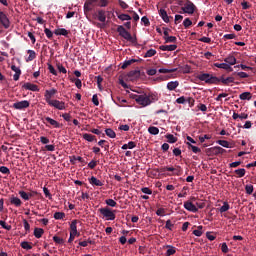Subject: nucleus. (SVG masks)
<instances>
[{
    "mask_svg": "<svg viewBox=\"0 0 256 256\" xmlns=\"http://www.w3.org/2000/svg\"><path fill=\"white\" fill-rule=\"evenodd\" d=\"M131 99H134L138 105L141 107H149L151 103L158 101V97L154 93L141 92L140 94H130Z\"/></svg>",
    "mask_w": 256,
    "mask_h": 256,
    "instance_id": "1",
    "label": "nucleus"
},
{
    "mask_svg": "<svg viewBox=\"0 0 256 256\" xmlns=\"http://www.w3.org/2000/svg\"><path fill=\"white\" fill-rule=\"evenodd\" d=\"M199 81H204L207 85H219V78L209 73H203L197 76Z\"/></svg>",
    "mask_w": 256,
    "mask_h": 256,
    "instance_id": "2",
    "label": "nucleus"
},
{
    "mask_svg": "<svg viewBox=\"0 0 256 256\" xmlns=\"http://www.w3.org/2000/svg\"><path fill=\"white\" fill-rule=\"evenodd\" d=\"M101 215L107 219V221H115V212L109 208H100Z\"/></svg>",
    "mask_w": 256,
    "mask_h": 256,
    "instance_id": "3",
    "label": "nucleus"
},
{
    "mask_svg": "<svg viewBox=\"0 0 256 256\" xmlns=\"http://www.w3.org/2000/svg\"><path fill=\"white\" fill-rule=\"evenodd\" d=\"M117 32L119 33L120 37H123V39H126V41H130L131 43H133V41H135L133 39V36H131V33H129V31L125 30V27L118 26Z\"/></svg>",
    "mask_w": 256,
    "mask_h": 256,
    "instance_id": "4",
    "label": "nucleus"
},
{
    "mask_svg": "<svg viewBox=\"0 0 256 256\" xmlns=\"http://www.w3.org/2000/svg\"><path fill=\"white\" fill-rule=\"evenodd\" d=\"M193 201H195V197L190 198V200L184 202V209L186 211H190V213H197L199 211V208L195 204H193Z\"/></svg>",
    "mask_w": 256,
    "mask_h": 256,
    "instance_id": "5",
    "label": "nucleus"
},
{
    "mask_svg": "<svg viewBox=\"0 0 256 256\" xmlns=\"http://www.w3.org/2000/svg\"><path fill=\"white\" fill-rule=\"evenodd\" d=\"M0 24L4 29H9L11 27V21L9 20V17H7V14L5 12L0 11Z\"/></svg>",
    "mask_w": 256,
    "mask_h": 256,
    "instance_id": "6",
    "label": "nucleus"
},
{
    "mask_svg": "<svg viewBox=\"0 0 256 256\" xmlns=\"http://www.w3.org/2000/svg\"><path fill=\"white\" fill-rule=\"evenodd\" d=\"M29 105H31V103L28 100H22L14 103L12 107L17 111H23V109H27Z\"/></svg>",
    "mask_w": 256,
    "mask_h": 256,
    "instance_id": "7",
    "label": "nucleus"
},
{
    "mask_svg": "<svg viewBox=\"0 0 256 256\" xmlns=\"http://www.w3.org/2000/svg\"><path fill=\"white\" fill-rule=\"evenodd\" d=\"M196 6L191 1H187L184 7H182L183 13H187L188 15H193L195 13Z\"/></svg>",
    "mask_w": 256,
    "mask_h": 256,
    "instance_id": "8",
    "label": "nucleus"
},
{
    "mask_svg": "<svg viewBox=\"0 0 256 256\" xmlns=\"http://www.w3.org/2000/svg\"><path fill=\"white\" fill-rule=\"evenodd\" d=\"M48 105L50 107H54V109H58V111L65 110V102L59 100H51Z\"/></svg>",
    "mask_w": 256,
    "mask_h": 256,
    "instance_id": "9",
    "label": "nucleus"
},
{
    "mask_svg": "<svg viewBox=\"0 0 256 256\" xmlns=\"http://www.w3.org/2000/svg\"><path fill=\"white\" fill-rule=\"evenodd\" d=\"M55 95H57V89L51 88L50 90H45L44 99L46 103L49 104V102L53 101L51 98L55 97Z\"/></svg>",
    "mask_w": 256,
    "mask_h": 256,
    "instance_id": "10",
    "label": "nucleus"
},
{
    "mask_svg": "<svg viewBox=\"0 0 256 256\" xmlns=\"http://www.w3.org/2000/svg\"><path fill=\"white\" fill-rule=\"evenodd\" d=\"M92 17L93 19H97L101 23H105V21H107V16L104 10H99L98 13H94Z\"/></svg>",
    "mask_w": 256,
    "mask_h": 256,
    "instance_id": "11",
    "label": "nucleus"
},
{
    "mask_svg": "<svg viewBox=\"0 0 256 256\" xmlns=\"http://www.w3.org/2000/svg\"><path fill=\"white\" fill-rule=\"evenodd\" d=\"M22 87L23 89H26V91H34V92L39 91V86L30 82L25 83Z\"/></svg>",
    "mask_w": 256,
    "mask_h": 256,
    "instance_id": "12",
    "label": "nucleus"
},
{
    "mask_svg": "<svg viewBox=\"0 0 256 256\" xmlns=\"http://www.w3.org/2000/svg\"><path fill=\"white\" fill-rule=\"evenodd\" d=\"M224 63H226L227 65H229V67H231L232 65H236L237 64V58H235V56H233V55H228L224 59Z\"/></svg>",
    "mask_w": 256,
    "mask_h": 256,
    "instance_id": "13",
    "label": "nucleus"
},
{
    "mask_svg": "<svg viewBox=\"0 0 256 256\" xmlns=\"http://www.w3.org/2000/svg\"><path fill=\"white\" fill-rule=\"evenodd\" d=\"M12 71H14L13 79L14 81H19V77H21V69L15 65L11 66Z\"/></svg>",
    "mask_w": 256,
    "mask_h": 256,
    "instance_id": "14",
    "label": "nucleus"
},
{
    "mask_svg": "<svg viewBox=\"0 0 256 256\" xmlns=\"http://www.w3.org/2000/svg\"><path fill=\"white\" fill-rule=\"evenodd\" d=\"M214 67H217L218 69H225V71H233V68L229 66L226 62L224 63H214Z\"/></svg>",
    "mask_w": 256,
    "mask_h": 256,
    "instance_id": "15",
    "label": "nucleus"
},
{
    "mask_svg": "<svg viewBox=\"0 0 256 256\" xmlns=\"http://www.w3.org/2000/svg\"><path fill=\"white\" fill-rule=\"evenodd\" d=\"M241 101H251L253 99V94L251 92H243L239 95Z\"/></svg>",
    "mask_w": 256,
    "mask_h": 256,
    "instance_id": "16",
    "label": "nucleus"
},
{
    "mask_svg": "<svg viewBox=\"0 0 256 256\" xmlns=\"http://www.w3.org/2000/svg\"><path fill=\"white\" fill-rule=\"evenodd\" d=\"M94 7H97V5H95V0H88L84 4V11H91Z\"/></svg>",
    "mask_w": 256,
    "mask_h": 256,
    "instance_id": "17",
    "label": "nucleus"
},
{
    "mask_svg": "<svg viewBox=\"0 0 256 256\" xmlns=\"http://www.w3.org/2000/svg\"><path fill=\"white\" fill-rule=\"evenodd\" d=\"M218 80H219V83H221L222 85H229V83H235L234 77H227V78L221 77V78H218Z\"/></svg>",
    "mask_w": 256,
    "mask_h": 256,
    "instance_id": "18",
    "label": "nucleus"
},
{
    "mask_svg": "<svg viewBox=\"0 0 256 256\" xmlns=\"http://www.w3.org/2000/svg\"><path fill=\"white\" fill-rule=\"evenodd\" d=\"M168 91H175V89H177V87H179V81L175 80V81H170L167 83L166 85Z\"/></svg>",
    "mask_w": 256,
    "mask_h": 256,
    "instance_id": "19",
    "label": "nucleus"
},
{
    "mask_svg": "<svg viewBox=\"0 0 256 256\" xmlns=\"http://www.w3.org/2000/svg\"><path fill=\"white\" fill-rule=\"evenodd\" d=\"M159 15L164 23H169V15L167 14V11L165 9L161 8L159 10Z\"/></svg>",
    "mask_w": 256,
    "mask_h": 256,
    "instance_id": "20",
    "label": "nucleus"
},
{
    "mask_svg": "<svg viewBox=\"0 0 256 256\" xmlns=\"http://www.w3.org/2000/svg\"><path fill=\"white\" fill-rule=\"evenodd\" d=\"M177 49L176 44H171V45H161L160 50L161 51H175Z\"/></svg>",
    "mask_w": 256,
    "mask_h": 256,
    "instance_id": "21",
    "label": "nucleus"
},
{
    "mask_svg": "<svg viewBox=\"0 0 256 256\" xmlns=\"http://www.w3.org/2000/svg\"><path fill=\"white\" fill-rule=\"evenodd\" d=\"M54 34H56L57 36L62 35L63 37H67V35H69V31L65 28H57L54 31Z\"/></svg>",
    "mask_w": 256,
    "mask_h": 256,
    "instance_id": "22",
    "label": "nucleus"
},
{
    "mask_svg": "<svg viewBox=\"0 0 256 256\" xmlns=\"http://www.w3.org/2000/svg\"><path fill=\"white\" fill-rule=\"evenodd\" d=\"M90 184L91 185H95L96 187H103V182L99 179H97V177L92 176L90 178Z\"/></svg>",
    "mask_w": 256,
    "mask_h": 256,
    "instance_id": "23",
    "label": "nucleus"
},
{
    "mask_svg": "<svg viewBox=\"0 0 256 256\" xmlns=\"http://www.w3.org/2000/svg\"><path fill=\"white\" fill-rule=\"evenodd\" d=\"M45 119L49 124L52 125V127H55V129H59V127H61V124H59V122H57L55 119L51 117H46Z\"/></svg>",
    "mask_w": 256,
    "mask_h": 256,
    "instance_id": "24",
    "label": "nucleus"
},
{
    "mask_svg": "<svg viewBox=\"0 0 256 256\" xmlns=\"http://www.w3.org/2000/svg\"><path fill=\"white\" fill-rule=\"evenodd\" d=\"M82 137L85 141H88V143H93V141H97L93 134L85 133L82 135Z\"/></svg>",
    "mask_w": 256,
    "mask_h": 256,
    "instance_id": "25",
    "label": "nucleus"
},
{
    "mask_svg": "<svg viewBox=\"0 0 256 256\" xmlns=\"http://www.w3.org/2000/svg\"><path fill=\"white\" fill-rule=\"evenodd\" d=\"M28 57L26 58V62L29 63V61H33L37 57V53H35V50H27Z\"/></svg>",
    "mask_w": 256,
    "mask_h": 256,
    "instance_id": "26",
    "label": "nucleus"
},
{
    "mask_svg": "<svg viewBox=\"0 0 256 256\" xmlns=\"http://www.w3.org/2000/svg\"><path fill=\"white\" fill-rule=\"evenodd\" d=\"M70 233L72 235H78L77 233V220H73L70 224Z\"/></svg>",
    "mask_w": 256,
    "mask_h": 256,
    "instance_id": "27",
    "label": "nucleus"
},
{
    "mask_svg": "<svg viewBox=\"0 0 256 256\" xmlns=\"http://www.w3.org/2000/svg\"><path fill=\"white\" fill-rule=\"evenodd\" d=\"M135 147H137V144L133 141H130L127 144L122 145L121 149L125 151L127 149H135Z\"/></svg>",
    "mask_w": 256,
    "mask_h": 256,
    "instance_id": "28",
    "label": "nucleus"
},
{
    "mask_svg": "<svg viewBox=\"0 0 256 256\" xmlns=\"http://www.w3.org/2000/svg\"><path fill=\"white\" fill-rule=\"evenodd\" d=\"M43 233H45V231L42 228L34 229V237H36V239H41V237H43Z\"/></svg>",
    "mask_w": 256,
    "mask_h": 256,
    "instance_id": "29",
    "label": "nucleus"
},
{
    "mask_svg": "<svg viewBox=\"0 0 256 256\" xmlns=\"http://www.w3.org/2000/svg\"><path fill=\"white\" fill-rule=\"evenodd\" d=\"M10 203L15 205V207H21V199L19 197H12Z\"/></svg>",
    "mask_w": 256,
    "mask_h": 256,
    "instance_id": "30",
    "label": "nucleus"
},
{
    "mask_svg": "<svg viewBox=\"0 0 256 256\" xmlns=\"http://www.w3.org/2000/svg\"><path fill=\"white\" fill-rule=\"evenodd\" d=\"M96 7H107L109 1L107 0H94Z\"/></svg>",
    "mask_w": 256,
    "mask_h": 256,
    "instance_id": "31",
    "label": "nucleus"
},
{
    "mask_svg": "<svg viewBox=\"0 0 256 256\" xmlns=\"http://www.w3.org/2000/svg\"><path fill=\"white\" fill-rule=\"evenodd\" d=\"M105 133H106L107 137H110V139H115V137H117V134L111 128H107L105 130Z\"/></svg>",
    "mask_w": 256,
    "mask_h": 256,
    "instance_id": "32",
    "label": "nucleus"
},
{
    "mask_svg": "<svg viewBox=\"0 0 256 256\" xmlns=\"http://www.w3.org/2000/svg\"><path fill=\"white\" fill-rule=\"evenodd\" d=\"M234 173L237 175V177H245V174L247 173V170L245 168L236 169Z\"/></svg>",
    "mask_w": 256,
    "mask_h": 256,
    "instance_id": "33",
    "label": "nucleus"
},
{
    "mask_svg": "<svg viewBox=\"0 0 256 256\" xmlns=\"http://www.w3.org/2000/svg\"><path fill=\"white\" fill-rule=\"evenodd\" d=\"M175 71H178L177 68H171V69H167V68H160L158 70V73H175Z\"/></svg>",
    "mask_w": 256,
    "mask_h": 256,
    "instance_id": "34",
    "label": "nucleus"
},
{
    "mask_svg": "<svg viewBox=\"0 0 256 256\" xmlns=\"http://www.w3.org/2000/svg\"><path fill=\"white\" fill-rule=\"evenodd\" d=\"M133 63H137V60L136 59L126 60L122 65V69H127L129 65H133Z\"/></svg>",
    "mask_w": 256,
    "mask_h": 256,
    "instance_id": "35",
    "label": "nucleus"
},
{
    "mask_svg": "<svg viewBox=\"0 0 256 256\" xmlns=\"http://www.w3.org/2000/svg\"><path fill=\"white\" fill-rule=\"evenodd\" d=\"M148 133H150V135H159V128L151 126L148 128Z\"/></svg>",
    "mask_w": 256,
    "mask_h": 256,
    "instance_id": "36",
    "label": "nucleus"
},
{
    "mask_svg": "<svg viewBox=\"0 0 256 256\" xmlns=\"http://www.w3.org/2000/svg\"><path fill=\"white\" fill-rule=\"evenodd\" d=\"M231 207L229 206L228 202H224L221 208L219 209L220 213H226V211H229Z\"/></svg>",
    "mask_w": 256,
    "mask_h": 256,
    "instance_id": "37",
    "label": "nucleus"
},
{
    "mask_svg": "<svg viewBox=\"0 0 256 256\" xmlns=\"http://www.w3.org/2000/svg\"><path fill=\"white\" fill-rule=\"evenodd\" d=\"M20 245H21L22 249H26V251H30V249H33V246H31V244L27 241L21 242Z\"/></svg>",
    "mask_w": 256,
    "mask_h": 256,
    "instance_id": "38",
    "label": "nucleus"
},
{
    "mask_svg": "<svg viewBox=\"0 0 256 256\" xmlns=\"http://www.w3.org/2000/svg\"><path fill=\"white\" fill-rule=\"evenodd\" d=\"M166 139L168 143H177V137H175L173 134H167Z\"/></svg>",
    "mask_w": 256,
    "mask_h": 256,
    "instance_id": "39",
    "label": "nucleus"
},
{
    "mask_svg": "<svg viewBox=\"0 0 256 256\" xmlns=\"http://www.w3.org/2000/svg\"><path fill=\"white\" fill-rule=\"evenodd\" d=\"M54 219H56L57 221H59L61 219H65V212L54 213Z\"/></svg>",
    "mask_w": 256,
    "mask_h": 256,
    "instance_id": "40",
    "label": "nucleus"
},
{
    "mask_svg": "<svg viewBox=\"0 0 256 256\" xmlns=\"http://www.w3.org/2000/svg\"><path fill=\"white\" fill-rule=\"evenodd\" d=\"M167 252H166V256H171V255H175V253H177V250H175V247L173 246H167Z\"/></svg>",
    "mask_w": 256,
    "mask_h": 256,
    "instance_id": "41",
    "label": "nucleus"
},
{
    "mask_svg": "<svg viewBox=\"0 0 256 256\" xmlns=\"http://www.w3.org/2000/svg\"><path fill=\"white\" fill-rule=\"evenodd\" d=\"M189 149H191V151H193L194 153H201V148L194 146L191 143H187Z\"/></svg>",
    "mask_w": 256,
    "mask_h": 256,
    "instance_id": "42",
    "label": "nucleus"
},
{
    "mask_svg": "<svg viewBox=\"0 0 256 256\" xmlns=\"http://www.w3.org/2000/svg\"><path fill=\"white\" fill-rule=\"evenodd\" d=\"M217 144L220 145L221 147H225V149H229V141L227 140H218Z\"/></svg>",
    "mask_w": 256,
    "mask_h": 256,
    "instance_id": "43",
    "label": "nucleus"
},
{
    "mask_svg": "<svg viewBox=\"0 0 256 256\" xmlns=\"http://www.w3.org/2000/svg\"><path fill=\"white\" fill-rule=\"evenodd\" d=\"M76 161H79L80 163H83V157L81 156H73L71 159H70V163H72V165H75Z\"/></svg>",
    "mask_w": 256,
    "mask_h": 256,
    "instance_id": "44",
    "label": "nucleus"
},
{
    "mask_svg": "<svg viewBox=\"0 0 256 256\" xmlns=\"http://www.w3.org/2000/svg\"><path fill=\"white\" fill-rule=\"evenodd\" d=\"M154 55H157V50H155V49H149V50L145 53L144 57H154Z\"/></svg>",
    "mask_w": 256,
    "mask_h": 256,
    "instance_id": "45",
    "label": "nucleus"
},
{
    "mask_svg": "<svg viewBox=\"0 0 256 256\" xmlns=\"http://www.w3.org/2000/svg\"><path fill=\"white\" fill-rule=\"evenodd\" d=\"M118 19H120V21H131V17L129 16V14H120L118 16Z\"/></svg>",
    "mask_w": 256,
    "mask_h": 256,
    "instance_id": "46",
    "label": "nucleus"
},
{
    "mask_svg": "<svg viewBox=\"0 0 256 256\" xmlns=\"http://www.w3.org/2000/svg\"><path fill=\"white\" fill-rule=\"evenodd\" d=\"M0 173H2L3 175H9L11 173V170H9L7 166H1Z\"/></svg>",
    "mask_w": 256,
    "mask_h": 256,
    "instance_id": "47",
    "label": "nucleus"
},
{
    "mask_svg": "<svg viewBox=\"0 0 256 256\" xmlns=\"http://www.w3.org/2000/svg\"><path fill=\"white\" fill-rule=\"evenodd\" d=\"M164 39L165 43H175V41H177V37L175 36H166Z\"/></svg>",
    "mask_w": 256,
    "mask_h": 256,
    "instance_id": "48",
    "label": "nucleus"
},
{
    "mask_svg": "<svg viewBox=\"0 0 256 256\" xmlns=\"http://www.w3.org/2000/svg\"><path fill=\"white\" fill-rule=\"evenodd\" d=\"M245 191H246L247 195H252L253 191H254L253 185H251V184L246 185Z\"/></svg>",
    "mask_w": 256,
    "mask_h": 256,
    "instance_id": "49",
    "label": "nucleus"
},
{
    "mask_svg": "<svg viewBox=\"0 0 256 256\" xmlns=\"http://www.w3.org/2000/svg\"><path fill=\"white\" fill-rule=\"evenodd\" d=\"M105 203L109 207H117V202L113 199H107V200H105Z\"/></svg>",
    "mask_w": 256,
    "mask_h": 256,
    "instance_id": "50",
    "label": "nucleus"
},
{
    "mask_svg": "<svg viewBox=\"0 0 256 256\" xmlns=\"http://www.w3.org/2000/svg\"><path fill=\"white\" fill-rule=\"evenodd\" d=\"M176 103H178V105H185V103H187V98H185V96H181L176 99Z\"/></svg>",
    "mask_w": 256,
    "mask_h": 256,
    "instance_id": "51",
    "label": "nucleus"
},
{
    "mask_svg": "<svg viewBox=\"0 0 256 256\" xmlns=\"http://www.w3.org/2000/svg\"><path fill=\"white\" fill-rule=\"evenodd\" d=\"M183 25L185 27V29L191 27V25H193V22L191 21V19L189 18H185L183 21Z\"/></svg>",
    "mask_w": 256,
    "mask_h": 256,
    "instance_id": "52",
    "label": "nucleus"
},
{
    "mask_svg": "<svg viewBox=\"0 0 256 256\" xmlns=\"http://www.w3.org/2000/svg\"><path fill=\"white\" fill-rule=\"evenodd\" d=\"M19 195L22 199H24V201H29V199H30L29 194H27V192H25V191H20Z\"/></svg>",
    "mask_w": 256,
    "mask_h": 256,
    "instance_id": "53",
    "label": "nucleus"
},
{
    "mask_svg": "<svg viewBox=\"0 0 256 256\" xmlns=\"http://www.w3.org/2000/svg\"><path fill=\"white\" fill-rule=\"evenodd\" d=\"M0 225L2 226V229H6V231H11V225H7V222L0 220Z\"/></svg>",
    "mask_w": 256,
    "mask_h": 256,
    "instance_id": "54",
    "label": "nucleus"
},
{
    "mask_svg": "<svg viewBox=\"0 0 256 256\" xmlns=\"http://www.w3.org/2000/svg\"><path fill=\"white\" fill-rule=\"evenodd\" d=\"M201 229H203V226H199L197 230H194L193 235L196 237H201V235H203V231H201Z\"/></svg>",
    "mask_w": 256,
    "mask_h": 256,
    "instance_id": "55",
    "label": "nucleus"
},
{
    "mask_svg": "<svg viewBox=\"0 0 256 256\" xmlns=\"http://www.w3.org/2000/svg\"><path fill=\"white\" fill-rule=\"evenodd\" d=\"M180 71L181 73H191V66L189 65L182 66Z\"/></svg>",
    "mask_w": 256,
    "mask_h": 256,
    "instance_id": "56",
    "label": "nucleus"
},
{
    "mask_svg": "<svg viewBox=\"0 0 256 256\" xmlns=\"http://www.w3.org/2000/svg\"><path fill=\"white\" fill-rule=\"evenodd\" d=\"M44 33H45V35H46V37L48 39H52L53 38V31H51L49 28H45L44 29Z\"/></svg>",
    "mask_w": 256,
    "mask_h": 256,
    "instance_id": "57",
    "label": "nucleus"
},
{
    "mask_svg": "<svg viewBox=\"0 0 256 256\" xmlns=\"http://www.w3.org/2000/svg\"><path fill=\"white\" fill-rule=\"evenodd\" d=\"M92 103L93 105H95V107H99V97L97 96V94H94L92 96Z\"/></svg>",
    "mask_w": 256,
    "mask_h": 256,
    "instance_id": "58",
    "label": "nucleus"
},
{
    "mask_svg": "<svg viewBox=\"0 0 256 256\" xmlns=\"http://www.w3.org/2000/svg\"><path fill=\"white\" fill-rule=\"evenodd\" d=\"M53 241H54V243H58V245H63V243H64L63 238L58 237V236H54Z\"/></svg>",
    "mask_w": 256,
    "mask_h": 256,
    "instance_id": "59",
    "label": "nucleus"
},
{
    "mask_svg": "<svg viewBox=\"0 0 256 256\" xmlns=\"http://www.w3.org/2000/svg\"><path fill=\"white\" fill-rule=\"evenodd\" d=\"M142 193L145 195H153V191L149 189L148 187L141 188Z\"/></svg>",
    "mask_w": 256,
    "mask_h": 256,
    "instance_id": "60",
    "label": "nucleus"
},
{
    "mask_svg": "<svg viewBox=\"0 0 256 256\" xmlns=\"http://www.w3.org/2000/svg\"><path fill=\"white\" fill-rule=\"evenodd\" d=\"M186 103H188L189 107H193L195 105V99H193L192 97H187Z\"/></svg>",
    "mask_w": 256,
    "mask_h": 256,
    "instance_id": "61",
    "label": "nucleus"
},
{
    "mask_svg": "<svg viewBox=\"0 0 256 256\" xmlns=\"http://www.w3.org/2000/svg\"><path fill=\"white\" fill-rule=\"evenodd\" d=\"M48 70L52 75H57V70H55V67H53V65L48 64Z\"/></svg>",
    "mask_w": 256,
    "mask_h": 256,
    "instance_id": "62",
    "label": "nucleus"
},
{
    "mask_svg": "<svg viewBox=\"0 0 256 256\" xmlns=\"http://www.w3.org/2000/svg\"><path fill=\"white\" fill-rule=\"evenodd\" d=\"M141 21L145 25V27H149L150 22H149V18H147V16L142 17Z\"/></svg>",
    "mask_w": 256,
    "mask_h": 256,
    "instance_id": "63",
    "label": "nucleus"
},
{
    "mask_svg": "<svg viewBox=\"0 0 256 256\" xmlns=\"http://www.w3.org/2000/svg\"><path fill=\"white\" fill-rule=\"evenodd\" d=\"M165 227H166L169 231H172V230H173V223L171 222V220H167V221H166Z\"/></svg>",
    "mask_w": 256,
    "mask_h": 256,
    "instance_id": "64",
    "label": "nucleus"
}]
</instances>
